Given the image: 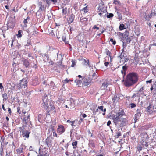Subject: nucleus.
<instances>
[{
    "mask_svg": "<svg viewBox=\"0 0 156 156\" xmlns=\"http://www.w3.org/2000/svg\"><path fill=\"white\" fill-rule=\"evenodd\" d=\"M141 142L142 143V145L143 146V147H144V146H145V147H147L148 146V143L147 142L145 141L144 143V141L142 140L141 141Z\"/></svg>",
    "mask_w": 156,
    "mask_h": 156,
    "instance_id": "26",
    "label": "nucleus"
},
{
    "mask_svg": "<svg viewBox=\"0 0 156 156\" xmlns=\"http://www.w3.org/2000/svg\"><path fill=\"white\" fill-rule=\"evenodd\" d=\"M75 17V16L73 14H72L69 16L68 18L67 19V21L68 24H70L73 21Z\"/></svg>",
    "mask_w": 156,
    "mask_h": 156,
    "instance_id": "14",
    "label": "nucleus"
},
{
    "mask_svg": "<svg viewBox=\"0 0 156 156\" xmlns=\"http://www.w3.org/2000/svg\"><path fill=\"white\" fill-rule=\"evenodd\" d=\"M114 16V14L112 13H109L108 15H107V17L108 18H112Z\"/></svg>",
    "mask_w": 156,
    "mask_h": 156,
    "instance_id": "38",
    "label": "nucleus"
},
{
    "mask_svg": "<svg viewBox=\"0 0 156 156\" xmlns=\"http://www.w3.org/2000/svg\"><path fill=\"white\" fill-rule=\"evenodd\" d=\"M65 108H68L70 111L71 109L74 108L75 106V104L72 99L68 100L64 102Z\"/></svg>",
    "mask_w": 156,
    "mask_h": 156,
    "instance_id": "4",
    "label": "nucleus"
},
{
    "mask_svg": "<svg viewBox=\"0 0 156 156\" xmlns=\"http://www.w3.org/2000/svg\"><path fill=\"white\" fill-rule=\"evenodd\" d=\"M80 22L81 23V25L84 26L86 25L87 23V19L86 17H81L80 18Z\"/></svg>",
    "mask_w": 156,
    "mask_h": 156,
    "instance_id": "17",
    "label": "nucleus"
},
{
    "mask_svg": "<svg viewBox=\"0 0 156 156\" xmlns=\"http://www.w3.org/2000/svg\"><path fill=\"white\" fill-rule=\"evenodd\" d=\"M51 129H52V131L53 132V136L55 137H57L58 136V135L55 132V130L54 129L53 127Z\"/></svg>",
    "mask_w": 156,
    "mask_h": 156,
    "instance_id": "32",
    "label": "nucleus"
},
{
    "mask_svg": "<svg viewBox=\"0 0 156 156\" xmlns=\"http://www.w3.org/2000/svg\"><path fill=\"white\" fill-rule=\"evenodd\" d=\"M78 144V142L76 140H75V141L73 142L72 143V146H73V149H75L77 147V145Z\"/></svg>",
    "mask_w": 156,
    "mask_h": 156,
    "instance_id": "23",
    "label": "nucleus"
},
{
    "mask_svg": "<svg viewBox=\"0 0 156 156\" xmlns=\"http://www.w3.org/2000/svg\"><path fill=\"white\" fill-rule=\"evenodd\" d=\"M71 62H72V64L71 65V67H74L76 64V61L73 59L72 60Z\"/></svg>",
    "mask_w": 156,
    "mask_h": 156,
    "instance_id": "37",
    "label": "nucleus"
},
{
    "mask_svg": "<svg viewBox=\"0 0 156 156\" xmlns=\"http://www.w3.org/2000/svg\"><path fill=\"white\" fill-rule=\"evenodd\" d=\"M81 11L83 12V14H85L87 13L89 11V10L88 8V7L87 6L83 8Z\"/></svg>",
    "mask_w": 156,
    "mask_h": 156,
    "instance_id": "25",
    "label": "nucleus"
},
{
    "mask_svg": "<svg viewBox=\"0 0 156 156\" xmlns=\"http://www.w3.org/2000/svg\"><path fill=\"white\" fill-rule=\"evenodd\" d=\"M129 32L127 30L125 31L121 38V41L123 42V44L124 42H130L131 40L130 38L129 37Z\"/></svg>",
    "mask_w": 156,
    "mask_h": 156,
    "instance_id": "6",
    "label": "nucleus"
},
{
    "mask_svg": "<svg viewBox=\"0 0 156 156\" xmlns=\"http://www.w3.org/2000/svg\"><path fill=\"white\" fill-rule=\"evenodd\" d=\"M2 97L4 99L6 100L8 99V97L7 94L6 93H5L3 94Z\"/></svg>",
    "mask_w": 156,
    "mask_h": 156,
    "instance_id": "39",
    "label": "nucleus"
},
{
    "mask_svg": "<svg viewBox=\"0 0 156 156\" xmlns=\"http://www.w3.org/2000/svg\"><path fill=\"white\" fill-rule=\"evenodd\" d=\"M27 80L24 79H23L20 81V83L17 84V87H19V88H25L27 87Z\"/></svg>",
    "mask_w": 156,
    "mask_h": 156,
    "instance_id": "9",
    "label": "nucleus"
},
{
    "mask_svg": "<svg viewBox=\"0 0 156 156\" xmlns=\"http://www.w3.org/2000/svg\"><path fill=\"white\" fill-rule=\"evenodd\" d=\"M28 56L29 57H32L33 58H34V57H33V56H32V54L31 53H28Z\"/></svg>",
    "mask_w": 156,
    "mask_h": 156,
    "instance_id": "57",
    "label": "nucleus"
},
{
    "mask_svg": "<svg viewBox=\"0 0 156 156\" xmlns=\"http://www.w3.org/2000/svg\"><path fill=\"white\" fill-rule=\"evenodd\" d=\"M108 83L107 82H104L101 86L102 89L105 90L107 88V86L108 85Z\"/></svg>",
    "mask_w": 156,
    "mask_h": 156,
    "instance_id": "22",
    "label": "nucleus"
},
{
    "mask_svg": "<svg viewBox=\"0 0 156 156\" xmlns=\"http://www.w3.org/2000/svg\"><path fill=\"white\" fill-rule=\"evenodd\" d=\"M134 60L136 62L139 61V55L138 53L135 54L134 57Z\"/></svg>",
    "mask_w": 156,
    "mask_h": 156,
    "instance_id": "30",
    "label": "nucleus"
},
{
    "mask_svg": "<svg viewBox=\"0 0 156 156\" xmlns=\"http://www.w3.org/2000/svg\"><path fill=\"white\" fill-rule=\"evenodd\" d=\"M83 119L82 118H80V119L79 121V124L81 122H82L83 121Z\"/></svg>",
    "mask_w": 156,
    "mask_h": 156,
    "instance_id": "61",
    "label": "nucleus"
},
{
    "mask_svg": "<svg viewBox=\"0 0 156 156\" xmlns=\"http://www.w3.org/2000/svg\"><path fill=\"white\" fill-rule=\"evenodd\" d=\"M129 105L130 106V108H135L136 106V104L134 103H131Z\"/></svg>",
    "mask_w": 156,
    "mask_h": 156,
    "instance_id": "41",
    "label": "nucleus"
},
{
    "mask_svg": "<svg viewBox=\"0 0 156 156\" xmlns=\"http://www.w3.org/2000/svg\"><path fill=\"white\" fill-rule=\"evenodd\" d=\"M46 2L48 5H50V2L48 0H46Z\"/></svg>",
    "mask_w": 156,
    "mask_h": 156,
    "instance_id": "63",
    "label": "nucleus"
},
{
    "mask_svg": "<svg viewBox=\"0 0 156 156\" xmlns=\"http://www.w3.org/2000/svg\"><path fill=\"white\" fill-rule=\"evenodd\" d=\"M56 113V110L55 108L54 105L51 104L50 105V107H49L47 110L46 113L47 115H50L51 114H55Z\"/></svg>",
    "mask_w": 156,
    "mask_h": 156,
    "instance_id": "7",
    "label": "nucleus"
},
{
    "mask_svg": "<svg viewBox=\"0 0 156 156\" xmlns=\"http://www.w3.org/2000/svg\"><path fill=\"white\" fill-rule=\"evenodd\" d=\"M137 113L135 115V117L136 118H139L141 116V113L140 112V110L138 109L137 110Z\"/></svg>",
    "mask_w": 156,
    "mask_h": 156,
    "instance_id": "21",
    "label": "nucleus"
},
{
    "mask_svg": "<svg viewBox=\"0 0 156 156\" xmlns=\"http://www.w3.org/2000/svg\"><path fill=\"white\" fill-rule=\"evenodd\" d=\"M63 41L66 44L68 43V41H66V39L65 37L64 38V39L63 38Z\"/></svg>",
    "mask_w": 156,
    "mask_h": 156,
    "instance_id": "54",
    "label": "nucleus"
},
{
    "mask_svg": "<svg viewBox=\"0 0 156 156\" xmlns=\"http://www.w3.org/2000/svg\"><path fill=\"white\" fill-rule=\"evenodd\" d=\"M12 155V152H6V156H11Z\"/></svg>",
    "mask_w": 156,
    "mask_h": 156,
    "instance_id": "48",
    "label": "nucleus"
},
{
    "mask_svg": "<svg viewBox=\"0 0 156 156\" xmlns=\"http://www.w3.org/2000/svg\"><path fill=\"white\" fill-rule=\"evenodd\" d=\"M48 100L47 97H45L43 99V102L42 104V107L45 109L47 110L48 108Z\"/></svg>",
    "mask_w": 156,
    "mask_h": 156,
    "instance_id": "11",
    "label": "nucleus"
},
{
    "mask_svg": "<svg viewBox=\"0 0 156 156\" xmlns=\"http://www.w3.org/2000/svg\"><path fill=\"white\" fill-rule=\"evenodd\" d=\"M17 112L21 114V112L20 111V108L19 106L17 108Z\"/></svg>",
    "mask_w": 156,
    "mask_h": 156,
    "instance_id": "53",
    "label": "nucleus"
},
{
    "mask_svg": "<svg viewBox=\"0 0 156 156\" xmlns=\"http://www.w3.org/2000/svg\"><path fill=\"white\" fill-rule=\"evenodd\" d=\"M51 142V140L50 138L48 137L45 140V141L44 142V144L45 146L44 148H45L47 147L50 143Z\"/></svg>",
    "mask_w": 156,
    "mask_h": 156,
    "instance_id": "18",
    "label": "nucleus"
},
{
    "mask_svg": "<svg viewBox=\"0 0 156 156\" xmlns=\"http://www.w3.org/2000/svg\"><path fill=\"white\" fill-rule=\"evenodd\" d=\"M122 59H124L122 61H124L125 62H127L129 60V58L127 56L126 57H124Z\"/></svg>",
    "mask_w": 156,
    "mask_h": 156,
    "instance_id": "43",
    "label": "nucleus"
},
{
    "mask_svg": "<svg viewBox=\"0 0 156 156\" xmlns=\"http://www.w3.org/2000/svg\"><path fill=\"white\" fill-rule=\"evenodd\" d=\"M122 70L126 72L127 69V66H126L125 65L123 66H122Z\"/></svg>",
    "mask_w": 156,
    "mask_h": 156,
    "instance_id": "47",
    "label": "nucleus"
},
{
    "mask_svg": "<svg viewBox=\"0 0 156 156\" xmlns=\"http://www.w3.org/2000/svg\"><path fill=\"white\" fill-rule=\"evenodd\" d=\"M2 108L3 109L4 111H5L6 110V109L4 107V104H2Z\"/></svg>",
    "mask_w": 156,
    "mask_h": 156,
    "instance_id": "64",
    "label": "nucleus"
},
{
    "mask_svg": "<svg viewBox=\"0 0 156 156\" xmlns=\"http://www.w3.org/2000/svg\"><path fill=\"white\" fill-rule=\"evenodd\" d=\"M125 114L123 110H119V112L113 116L112 119L115 125L122 126L125 124L127 122V120L126 118H122V117L125 115Z\"/></svg>",
    "mask_w": 156,
    "mask_h": 156,
    "instance_id": "1",
    "label": "nucleus"
},
{
    "mask_svg": "<svg viewBox=\"0 0 156 156\" xmlns=\"http://www.w3.org/2000/svg\"><path fill=\"white\" fill-rule=\"evenodd\" d=\"M93 29H96L97 30H99V27H97L96 25H94L93 26Z\"/></svg>",
    "mask_w": 156,
    "mask_h": 156,
    "instance_id": "52",
    "label": "nucleus"
},
{
    "mask_svg": "<svg viewBox=\"0 0 156 156\" xmlns=\"http://www.w3.org/2000/svg\"><path fill=\"white\" fill-rule=\"evenodd\" d=\"M88 145L90 146H91L92 147L94 148L96 146L94 140H90L89 141Z\"/></svg>",
    "mask_w": 156,
    "mask_h": 156,
    "instance_id": "20",
    "label": "nucleus"
},
{
    "mask_svg": "<svg viewBox=\"0 0 156 156\" xmlns=\"http://www.w3.org/2000/svg\"><path fill=\"white\" fill-rule=\"evenodd\" d=\"M122 50V51L120 55V57L121 59H122L124 57H126L127 55L123 48Z\"/></svg>",
    "mask_w": 156,
    "mask_h": 156,
    "instance_id": "19",
    "label": "nucleus"
},
{
    "mask_svg": "<svg viewBox=\"0 0 156 156\" xmlns=\"http://www.w3.org/2000/svg\"><path fill=\"white\" fill-rule=\"evenodd\" d=\"M22 30H19L18 31V33L16 34V36L18 38H21L22 36Z\"/></svg>",
    "mask_w": 156,
    "mask_h": 156,
    "instance_id": "31",
    "label": "nucleus"
},
{
    "mask_svg": "<svg viewBox=\"0 0 156 156\" xmlns=\"http://www.w3.org/2000/svg\"><path fill=\"white\" fill-rule=\"evenodd\" d=\"M70 80H68V79L66 78L65 80H64V83H68Z\"/></svg>",
    "mask_w": 156,
    "mask_h": 156,
    "instance_id": "51",
    "label": "nucleus"
},
{
    "mask_svg": "<svg viewBox=\"0 0 156 156\" xmlns=\"http://www.w3.org/2000/svg\"><path fill=\"white\" fill-rule=\"evenodd\" d=\"M62 13L63 15H65V17H66V15L67 14V8L66 7L65 8L63 9H62Z\"/></svg>",
    "mask_w": 156,
    "mask_h": 156,
    "instance_id": "28",
    "label": "nucleus"
},
{
    "mask_svg": "<svg viewBox=\"0 0 156 156\" xmlns=\"http://www.w3.org/2000/svg\"><path fill=\"white\" fill-rule=\"evenodd\" d=\"M50 85L51 87H54L55 85V84L53 81H51L50 83Z\"/></svg>",
    "mask_w": 156,
    "mask_h": 156,
    "instance_id": "50",
    "label": "nucleus"
},
{
    "mask_svg": "<svg viewBox=\"0 0 156 156\" xmlns=\"http://www.w3.org/2000/svg\"><path fill=\"white\" fill-rule=\"evenodd\" d=\"M8 111L9 113L10 114H11L12 112H11V109L9 107L8 108Z\"/></svg>",
    "mask_w": 156,
    "mask_h": 156,
    "instance_id": "55",
    "label": "nucleus"
},
{
    "mask_svg": "<svg viewBox=\"0 0 156 156\" xmlns=\"http://www.w3.org/2000/svg\"><path fill=\"white\" fill-rule=\"evenodd\" d=\"M104 106H98V109H97L96 110V111H98V109L101 110L102 111H103L104 112H105L106 111V109L105 108L104 109Z\"/></svg>",
    "mask_w": 156,
    "mask_h": 156,
    "instance_id": "24",
    "label": "nucleus"
},
{
    "mask_svg": "<svg viewBox=\"0 0 156 156\" xmlns=\"http://www.w3.org/2000/svg\"><path fill=\"white\" fill-rule=\"evenodd\" d=\"M49 62L50 65H53L54 64V62L51 60Z\"/></svg>",
    "mask_w": 156,
    "mask_h": 156,
    "instance_id": "56",
    "label": "nucleus"
},
{
    "mask_svg": "<svg viewBox=\"0 0 156 156\" xmlns=\"http://www.w3.org/2000/svg\"><path fill=\"white\" fill-rule=\"evenodd\" d=\"M116 134L117 137L121 136V132L119 131H119L116 133Z\"/></svg>",
    "mask_w": 156,
    "mask_h": 156,
    "instance_id": "45",
    "label": "nucleus"
},
{
    "mask_svg": "<svg viewBox=\"0 0 156 156\" xmlns=\"http://www.w3.org/2000/svg\"><path fill=\"white\" fill-rule=\"evenodd\" d=\"M30 19V18L29 17H27V18L25 19L23 21V23L25 25V26H26V27H27V24L28 23V21H27V20H29Z\"/></svg>",
    "mask_w": 156,
    "mask_h": 156,
    "instance_id": "33",
    "label": "nucleus"
},
{
    "mask_svg": "<svg viewBox=\"0 0 156 156\" xmlns=\"http://www.w3.org/2000/svg\"><path fill=\"white\" fill-rule=\"evenodd\" d=\"M40 7L38 10V11H43L45 9V8H44V5H42L41 4L40 5Z\"/></svg>",
    "mask_w": 156,
    "mask_h": 156,
    "instance_id": "29",
    "label": "nucleus"
},
{
    "mask_svg": "<svg viewBox=\"0 0 156 156\" xmlns=\"http://www.w3.org/2000/svg\"><path fill=\"white\" fill-rule=\"evenodd\" d=\"M111 121L110 120H109L107 122V125L108 126H109L111 124Z\"/></svg>",
    "mask_w": 156,
    "mask_h": 156,
    "instance_id": "60",
    "label": "nucleus"
},
{
    "mask_svg": "<svg viewBox=\"0 0 156 156\" xmlns=\"http://www.w3.org/2000/svg\"><path fill=\"white\" fill-rule=\"evenodd\" d=\"M110 41L112 42V44L113 45H115L116 44V41L115 40H114L112 38H111L110 39Z\"/></svg>",
    "mask_w": 156,
    "mask_h": 156,
    "instance_id": "49",
    "label": "nucleus"
},
{
    "mask_svg": "<svg viewBox=\"0 0 156 156\" xmlns=\"http://www.w3.org/2000/svg\"><path fill=\"white\" fill-rule=\"evenodd\" d=\"M142 147L141 145H139L137 146V149L138 151H140L142 150Z\"/></svg>",
    "mask_w": 156,
    "mask_h": 156,
    "instance_id": "44",
    "label": "nucleus"
},
{
    "mask_svg": "<svg viewBox=\"0 0 156 156\" xmlns=\"http://www.w3.org/2000/svg\"><path fill=\"white\" fill-rule=\"evenodd\" d=\"M22 113L24 114L23 115V126L24 127H25L27 125L30 124L31 125V122L30 120V116L28 113H27L26 111L23 112V111Z\"/></svg>",
    "mask_w": 156,
    "mask_h": 156,
    "instance_id": "3",
    "label": "nucleus"
},
{
    "mask_svg": "<svg viewBox=\"0 0 156 156\" xmlns=\"http://www.w3.org/2000/svg\"><path fill=\"white\" fill-rule=\"evenodd\" d=\"M121 72L122 73L123 75V76H124L125 74H126V72H125L124 71H123V70H122L121 71Z\"/></svg>",
    "mask_w": 156,
    "mask_h": 156,
    "instance_id": "58",
    "label": "nucleus"
},
{
    "mask_svg": "<svg viewBox=\"0 0 156 156\" xmlns=\"http://www.w3.org/2000/svg\"><path fill=\"white\" fill-rule=\"evenodd\" d=\"M83 82V78L80 75H79L76 77V79L75 80V83H76V85L79 87H82Z\"/></svg>",
    "mask_w": 156,
    "mask_h": 156,
    "instance_id": "8",
    "label": "nucleus"
},
{
    "mask_svg": "<svg viewBox=\"0 0 156 156\" xmlns=\"http://www.w3.org/2000/svg\"><path fill=\"white\" fill-rule=\"evenodd\" d=\"M151 105H149L147 107V111L148 112H151L150 109H151Z\"/></svg>",
    "mask_w": 156,
    "mask_h": 156,
    "instance_id": "42",
    "label": "nucleus"
},
{
    "mask_svg": "<svg viewBox=\"0 0 156 156\" xmlns=\"http://www.w3.org/2000/svg\"><path fill=\"white\" fill-rule=\"evenodd\" d=\"M92 79L88 76H85L83 78L82 87L87 86L90 85Z\"/></svg>",
    "mask_w": 156,
    "mask_h": 156,
    "instance_id": "5",
    "label": "nucleus"
},
{
    "mask_svg": "<svg viewBox=\"0 0 156 156\" xmlns=\"http://www.w3.org/2000/svg\"><path fill=\"white\" fill-rule=\"evenodd\" d=\"M22 148H20L16 150V151L17 152V153L18 154H20L21 153H23V150Z\"/></svg>",
    "mask_w": 156,
    "mask_h": 156,
    "instance_id": "36",
    "label": "nucleus"
},
{
    "mask_svg": "<svg viewBox=\"0 0 156 156\" xmlns=\"http://www.w3.org/2000/svg\"><path fill=\"white\" fill-rule=\"evenodd\" d=\"M106 53L107 55L109 56L110 57H111V53L109 51V50L108 49H106Z\"/></svg>",
    "mask_w": 156,
    "mask_h": 156,
    "instance_id": "40",
    "label": "nucleus"
},
{
    "mask_svg": "<svg viewBox=\"0 0 156 156\" xmlns=\"http://www.w3.org/2000/svg\"><path fill=\"white\" fill-rule=\"evenodd\" d=\"M138 80V76L137 73H131L127 76L124 81V85L126 87L131 86L136 83Z\"/></svg>",
    "mask_w": 156,
    "mask_h": 156,
    "instance_id": "2",
    "label": "nucleus"
},
{
    "mask_svg": "<svg viewBox=\"0 0 156 156\" xmlns=\"http://www.w3.org/2000/svg\"><path fill=\"white\" fill-rule=\"evenodd\" d=\"M75 120H74L73 121H71L70 120H68L67 121H66V122L67 123H71V125L72 126H76V125H74V124L75 123Z\"/></svg>",
    "mask_w": 156,
    "mask_h": 156,
    "instance_id": "27",
    "label": "nucleus"
},
{
    "mask_svg": "<svg viewBox=\"0 0 156 156\" xmlns=\"http://www.w3.org/2000/svg\"><path fill=\"white\" fill-rule=\"evenodd\" d=\"M22 62L23 63V65L26 68L29 67L30 66V62L29 61L24 58H23L22 60Z\"/></svg>",
    "mask_w": 156,
    "mask_h": 156,
    "instance_id": "15",
    "label": "nucleus"
},
{
    "mask_svg": "<svg viewBox=\"0 0 156 156\" xmlns=\"http://www.w3.org/2000/svg\"><path fill=\"white\" fill-rule=\"evenodd\" d=\"M149 18V19H150L151 17V14L150 15H147L146 16V18Z\"/></svg>",
    "mask_w": 156,
    "mask_h": 156,
    "instance_id": "62",
    "label": "nucleus"
},
{
    "mask_svg": "<svg viewBox=\"0 0 156 156\" xmlns=\"http://www.w3.org/2000/svg\"><path fill=\"white\" fill-rule=\"evenodd\" d=\"M125 26L123 23H121L119 27V29L120 30H122L123 29H126V28L125 27Z\"/></svg>",
    "mask_w": 156,
    "mask_h": 156,
    "instance_id": "34",
    "label": "nucleus"
},
{
    "mask_svg": "<svg viewBox=\"0 0 156 156\" xmlns=\"http://www.w3.org/2000/svg\"><path fill=\"white\" fill-rule=\"evenodd\" d=\"M104 64V65L106 67H107V66L109 64V62H105Z\"/></svg>",
    "mask_w": 156,
    "mask_h": 156,
    "instance_id": "59",
    "label": "nucleus"
},
{
    "mask_svg": "<svg viewBox=\"0 0 156 156\" xmlns=\"http://www.w3.org/2000/svg\"><path fill=\"white\" fill-rule=\"evenodd\" d=\"M44 148L41 149H39V155L40 156H49V153L48 151Z\"/></svg>",
    "mask_w": 156,
    "mask_h": 156,
    "instance_id": "10",
    "label": "nucleus"
},
{
    "mask_svg": "<svg viewBox=\"0 0 156 156\" xmlns=\"http://www.w3.org/2000/svg\"><path fill=\"white\" fill-rule=\"evenodd\" d=\"M65 131V129L64 126L62 125H60L58 126L57 129V132L59 134H62L64 133Z\"/></svg>",
    "mask_w": 156,
    "mask_h": 156,
    "instance_id": "12",
    "label": "nucleus"
},
{
    "mask_svg": "<svg viewBox=\"0 0 156 156\" xmlns=\"http://www.w3.org/2000/svg\"><path fill=\"white\" fill-rule=\"evenodd\" d=\"M88 133L89 135H90V137H94V135L92 133H91L90 130H89L88 131Z\"/></svg>",
    "mask_w": 156,
    "mask_h": 156,
    "instance_id": "46",
    "label": "nucleus"
},
{
    "mask_svg": "<svg viewBox=\"0 0 156 156\" xmlns=\"http://www.w3.org/2000/svg\"><path fill=\"white\" fill-rule=\"evenodd\" d=\"M81 58L83 59V62L84 63H86L87 64V65L88 66H89L90 64H89V60L87 59V60H86L85 59L83 58V57H81Z\"/></svg>",
    "mask_w": 156,
    "mask_h": 156,
    "instance_id": "35",
    "label": "nucleus"
},
{
    "mask_svg": "<svg viewBox=\"0 0 156 156\" xmlns=\"http://www.w3.org/2000/svg\"><path fill=\"white\" fill-rule=\"evenodd\" d=\"M98 14L101 17L102 15L106 11L104 7L101 6H99L98 8Z\"/></svg>",
    "mask_w": 156,
    "mask_h": 156,
    "instance_id": "13",
    "label": "nucleus"
},
{
    "mask_svg": "<svg viewBox=\"0 0 156 156\" xmlns=\"http://www.w3.org/2000/svg\"><path fill=\"white\" fill-rule=\"evenodd\" d=\"M22 132V135L23 137H25L26 138H29V134L30 133V131L25 130H23Z\"/></svg>",
    "mask_w": 156,
    "mask_h": 156,
    "instance_id": "16",
    "label": "nucleus"
}]
</instances>
